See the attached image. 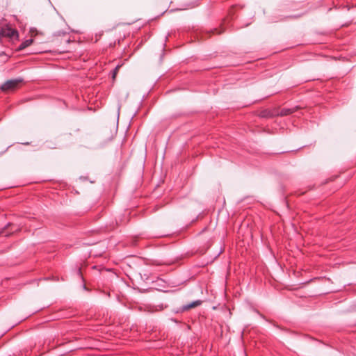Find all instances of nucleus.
I'll return each instance as SVG.
<instances>
[{
    "label": "nucleus",
    "mask_w": 356,
    "mask_h": 356,
    "mask_svg": "<svg viewBox=\"0 0 356 356\" xmlns=\"http://www.w3.org/2000/svg\"><path fill=\"white\" fill-rule=\"evenodd\" d=\"M260 115L262 118H271L273 116V115L271 113V112L268 110H264V111H261Z\"/></svg>",
    "instance_id": "nucleus-8"
},
{
    "label": "nucleus",
    "mask_w": 356,
    "mask_h": 356,
    "mask_svg": "<svg viewBox=\"0 0 356 356\" xmlns=\"http://www.w3.org/2000/svg\"><path fill=\"white\" fill-rule=\"evenodd\" d=\"M274 327H277V328H279V326L276 325H274Z\"/></svg>",
    "instance_id": "nucleus-15"
},
{
    "label": "nucleus",
    "mask_w": 356,
    "mask_h": 356,
    "mask_svg": "<svg viewBox=\"0 0 356 356\" xmlns=\"http://www.w3.org/2000/svg\"><path fill=\"white\" fill-rule=\"evenodd\" d=\"M0 35L13 39L18 37V32L10 26H6L1 28Z\"/></svg>",
    "instance_id": "nucleus-2"
},
{
    "label": "nucleus",
    "mask_w": 356,
    "mask_h": 356,
    "mask_svg": "<svg viewBox=\"0 0 356 356\" xmlns=\"http://www.w3.org/2000/svg\"><path fill=\"white\" fill-rule=\"evenodd\" d=\"M22 82L23 79L22 78L8 80L3 84L1 85V90L3 92L14 90Z\"/></svg>",
    "instance_id": "nucleus-1"
},
{
    "label": "nucleus",
    "mask_w": 356,
    "mask_h": 356,
    "mask_svg": "<svg viewBox=\"0 0 356 356\" xmlns=\"http://www.w3.org/2000/svg\"><path fill=\"white\" fill-rule=\"evenodd\" d=\"M19 229L18 227L14 224L8 223L0 231V237L8 236Z\"/></svg>",
    "instance_id": "nucleus-4"
},
{
    "label": "nucleus",
    "mask_w": 356,
    "mask_h": 356,
    "mask_svg": "<svg viewBox=\"0 0 356 356\" xmlns=\"http://www.w3.org/2000/svg\"><path fill=\"white\" fill-rule=\"evenodd\" d=\"M33 42V39H28L24 41L18 47V50H23Z\"/></svg>",
    "instance_id": "nucleus-6"
},
{
    "label": "nucleus",
    "mask_w": 356,
    "mask_h": 356,
    "mask_svg": "<svg viewBox=\"0 0 356 356\" xmlns=\"http://www.w3.org/2000/svg\"><path fill=\"white\" fill-rule=\"evenodd\" d=\"M77 274H78V275H79V276H80V277H81V279H82L83 280H83V275H82V273H81V268H78V270H77Z\"/></svg>",
    "instance_id": "nucleus-11"
},
{
    "label": "nucleus",
    "mask_w": 356,
    "mask_h": 356,
    "mask_svg": "<svg viewBox=\"0 0 356 356\" xmlns=\"http://www.w3.org/2000/svg\"><path fill=\"white\" fill-rule=\"evenodd\" d=\"M274 327H277V328H279V326L276 325H274Z\"/></svg>",
    "instance_id": "nucleus-16"
},
{
    "label": "nucleus",
    "mask_w": 356,
    "mask_h": 356,
    "mask_svg": "<svg viewBox=\"0 0 356 356\" xmlns=\"http://www.w3.org/2000/svg\"><path fill=\"white\" fill-rule=\"evenodd\" d=\"M274 327H277V328H279V326L276 325H274Z\"/></svg>",
    "instance_id": "nucleus-17"
},
{
    "label": "nucleus",
    "mask_w": 356,
    "mask_h": 356,
    "mask_svg": "<svg viewBox=\"0 0 356 356\" xmlns=\"http://www.w3.org/2000/svg\"><path fill=\"white\" fill-rule=\"evenodd\" d=\"M224 251V248H220V250H219L218 253L214 257L213 259H216L219 255L220 253H222V252Z\"/></svg>",
    "instance_id": "nucleus-12"
},
{
    "label": "nucleus",
    "mask_w": 356,
    "mask_h": 356,
    "mask_svg": "<svg viewBox=\"0 0 356 356\" xmlns=\"http://www.w3.org/2000/svg\"><path fill=\"white\" fill-rule=\"evenodd\" d=\"M106 251V248H103L102 250L94 252L92 250H90L89 252V257H101Z\"/></svg>",
    "instance_id": "nucleus-7"
},
{
    "label": "nucleus",
    "mask_w": 356,
    "mask_h": 356,
    "mask_svg": "<svg viewBox=\"0 0 356 356\" xmlns=\"http://www.w3.org/2000/svg\"><path fill=\"white\" fill-rule=\"evenodd\" d=\"M202 304V300H193L191 302H189L188 304L184 305L179 308H177L176 310H175V313H182L186 311H188L191 309L200 306Z\"/></svg>",
    "instance_id": "nucleus-3"
},
{
    "label": "nucleus",
    "mask_w": 356,
    "mask_h": 356,
    "mask_svg": "<svg viewBox=\"0 0 356 356\" xmlns=\"http://www.w3.org/2000/svg\"><path fill=\"white\" fill-rule=\"evenodd\" d=\"M120 68V65H118L114 70H113V79H115V76L118 72V70Z\"/></svg>",
    "instance_id": "nucleus-9"
},
{
    "label": "nucleus",
    "mask_w": 356,
    "mask_h": 356,
    "mask_svg": "<svg viewBox=\"0 0 356 356\" xmlns=\"http://www.w3.org/2000/svg\"><path fill=\"white\" fill-rule=\"evenodd\" d=\"M140 277L144 280H148L149 275L147 273H144L143 275L140 274Z\"/></svg>",
    "instance_id": "nucleus-10"
},
{
    "label": "nucleus",
    "mask_w": 356,
    "mask_h": 356,
    "mask_svg": "<svg viewBox=\"0 0 356 356\" xmlns=\"http://www.w3.org/2000/svg\"><path fill=\"white\" fill-rule=\"evenodd\" d=\"M172 321H173L174 322H176V323L177 322V321L175 319H172Z\"/></svg>",
    "instance_id": "nucleus-14"
},
{
    "label": "nucleus",
    "mask_w": 356,
    "mask_h": 356,
    "mask_svg": "<svg viewBox=\"0 0 356 356\" xmlns=\"http://www.w3.org/2000/svg\"><path fill=\"white\" fill-rule=\"evenodd\" d=\"M300 108L298 106H295L291 108H283L281 109L280 113L277 114V115L280 116H286L291 115L295 112H296L298 110H299Z\"/></svg>",
    "instance_id": "nucleus-5"
},
{
    "label": "nucleus",
    "mask_w": 356,
    "mask_h": 356,
    "mask_svg": "<svg viewBox=\"0 0 356 356\" xmlns=\"http://www.w3.org/2000/svg\"><path fill=\"white\" fill-rule=\"evenodd\" d=\"M83 288L84 290H87V287H86V284H83Z\"/></svg>",
    "instance_id": "nucleus-13"
}]
</instances>
